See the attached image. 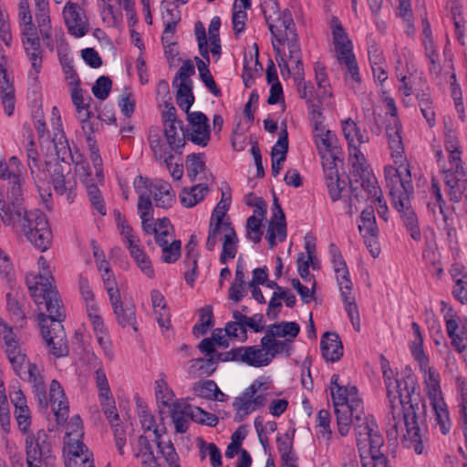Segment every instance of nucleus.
Masks as SVG:
<instances>
[{
	"mask_svg": "<svg viewBox=\"0 0 467 467\" xmlns=\"http://www.w3.org/2000/svg\"><path fill=\"white\" fill-rule=\"evenodd\" d=\"M389 412L386 418L387 434L397 440L402 433L401 443L417 454L427 453L429 439L427 431L419 423L420 392L416 377L406 368L400 378L386 379Z\"/></svg>",
	"mask_w": 467,
	"mask_h": 467,
	"instance_id": "f257e3e1",
	"label": "nucleus"
},
{
	"mask_svg": "<svg viewBox=\"0 0 467 467\" xmlns=\"http://www.w3.org/2000/svg\"><path fill=\"white\" fill-rule=\"evenodd\" d=\"M387 110L390 115L386 127V136L394 165L385 167L384 175L389 191L391 203L400 213L410 237L419 242L421 233L418 217L411 205L414 189L411 174L401 139V124L397 118V108L393 99H386Z\"/></svg>",
	"mask_w": 467,
	"mask_h": 467,
	"instance_id": "f03ea898",
	"label": "nucleus"
},
{
	"mask_svg": "<svg viewBox=\"0 0 467 467\" xmlns=\"http://www.w3.org/2000/svg\"><path fill=\"white\" fill-rule=\"evenodd\" d=\"M265 21L272 35V46L280 57H276L283 77L290 75L289 63H295V74H303L301 48L292 14L289 10H275L273 13L264 12Z\"/></svg>",
	"mask_w": 467,
	"mask_h": 467,
	"instance_id": "7ed1b4c3",
	"label": "nucleus"
},
{
	"mask_svg": "<svg viewBox=\"0 0 467 467\" xmlns=\"http://www.w3.org/2000/svg\"><path fill=\"white\" fill-rule=\"evenodd\" d=\"M2 211L5 225L12 226L17 234L24 235L41 252L50 248L53 234L47 218L42 211H27L19 202L3 203Z\"/></svg>",
	"mask_w": 467,
	"mask_h": 467,
	"instance_id": "20e7f679",
	"label": "nucleus"
},
{
	"mask_svg": "<svg viewBox=\"0 0 467 467\" xmlns=\"http://www.w3.org/2000/svg\"><path fill=\"white\" fill-rule=\"evenodd\" d=\"M12 368L20 379L32 383L39 404L42 407H47L48 400L46 397L44 380L39 368L29 362L26 356L24 357L23 361L15 363ZM49 403L57 423L65 422L69 412L68 401L61 385L55 379L49 386Z\"/></svg>",
	"mask_w": 467,
	"mask_h": 467,
	"instance_id": "39448f33",
	"label": "nucleus"
},
{
	"mask_svg": "<svg viewBox=\"0 0 467 467\" xmlns=\"http://www.w3.org/2000/svg\"><path fill=\"white\" fill-rule=\"evenodd\" d=\"M330 385L337 431L341 436H347L356 416L365 414L363 401L357 387L340 385L337 374L331 376Z\"/></svg>",
	"mask_w": 467,
	"mask_h": 467,
	"instance_id": "423d86ee",
	"label": "nucleus"
},
{
	"mask_svg": "<svg viewBox=\"0 0 467 467\" xmlns=\"http://www.w3.org/2000/svg\"><path fill=\"white\" fill-rule=\"evenodd\" d=\"M38 274H28L26 283L30 291L34 302L38 309H46L51 312L53 317H60L59 303H61L58 292L52 285L53 276L46 258L41 255L37 261Z\"/></svg>",
	"mask_w": 467,
	"mask_h": 467,
	"instance_id": "0eeeda50",
	"label": "nucleus"
},
{
	"mask_svg": "<svg viewBox=\"0 0 467 467\" xmlns=\"http://www.w3.org/2000/svg\"><path fill=\"white\" fill-rule=\"evenodd\" d=\"M18 18L22 44L31 64L29 76L36 78L41 71L43 59L39 37L32 22V15L28 0L19 1Z\"/></svg>",
	"mask_w": 467,
	"mask_h": 467,
	"instance_id": "6e6552de",
	"label": "nucleus"
},
{
	"mask_svg": "<svg viewBox=\"0 0 467 467\" xmlns=\"http://www.w3.org/2000/svg\"><path fill=\"white\" fill-rule=\"evenodd\" d=\"M47 313V316L42 312L37 316L42 337L52 355L57 358L65 357L68 353V346L66 332L61 325L65 318L61 303H59L60 317H53L51 312Z\"/></svg>",
	"mask_w": 467,
	"mask_h": 467,
	"instance_id": "1a4fd4ad",
	"label": "nucleus"
},
{
	"mask_svg": "<svg viewBox=\"0 0 467 467\" xmlns=\"http://www.w3.org/2000/svg\"><path fill=\"white\" fill-rule=\"evenodd\" d=\"M420 370L423 375L424 383L431 405L435 414L437 425L442 434H447L451 429V420L447 405L441 396L440 375L430 364H427L424 368H420Z\"/></svg>",
	"mask_w": 467,
	"mask_h": 467,
	"instance_id": "9d476101",
	"label": "nucleus"
},
{
	"mask_svg": "<svg viewBox=\"0 0 467 467\" xmlns=\"http://www.w3.org/2000/svg\"><path fill=\"white\" fill-rule=\"evenodd\" d=\"M219 241L223 243L220 262L225 264L234 259L238 251L239 239L231 222L209 223L206 249L213 251Z\"/></svg>",
	"mask_w": 467,
	"mask_h": 467,
	"instance_id": "9b49d317",
	"label": "nucleus"
},
{
	"mask_svg": "<svg viewBox=\"0 0 467 467\" xmlns=\"http://www.w3.org/2000/svg\"><path fill=\"white\" fill-rule=\"evenodd\" d=\"M25 448L27 467H55L57 459L48 435L44 430H39L36 433H28Z\"/></svg>",
	"mask_w": 467,
	"mask_h": 467,
	"instance_id": "f8f14e48",
	"label": "nucleus"
},
{
	"mask_svg": "<svg viewBox=\"0 0 467 467\" xmlns=\"http://www.w3.org/2000/svg\"><path fill=\"white\" fill-rule=\"evenodd\" d=\"M269 383L264 378L255 379L245 390L235 398L233 406L240 420L264 407L268 402Z\"/></svg>",
	"mask_w": 467,
	"mask_h": 467,
	"instance_id": "ddd939ff",
	"label": "nucleus"
},
{
	"mask_svg": "<svg viewBox=\"0 0 467 467\" xmlns=\"http://www.w3.org/2000/svg\"><path fill=\"white\" fill-rule=\"evenodd\" d=\"M352 424L360 457L383 446L384 439L373 416L366 414L356 416Z\"/></svg>",
	"mask_w": 467,
	"mask_h": 467,
	"instance_id": "4468645a",
	"label": "nucleus"
},
{
	"mask_svg": "<svg viewBox=\"0 0 467 467\" xmlns=\"http://www.w3.org/2000/svg\"><path fill=\"white\" fill-rule=\"evenodd\" d=\"M25 173L26 169L17 157L12 156L8 160H0V179L8 182L9 203L20 202Z\"/></svg>",
	"mask_w": 467,
	"mask_h": 467,
	"instance_id": "2eb2a0df",
	"label": "nucleus"
},
{
	"mask_svg": "<svg viewBox=\"0 0 467 467\" xmlns=\"http://www.w3.org/2000/svg\"><path fill=\"white\" fill-rule=\"evenodd\" d=\"M269 354L263 344L253 346H241L234 348L223 354L218 355L222 361H234L254 368H262L271 363Z\"/></svg>",
	"mask_w": 467,
	"mask_h": 467,
	"instance_id": "dca6fc26",
	"label": "nucleus"
},
{
	"mask_svg": "<svg viewBox=\"0 0 467 467\" xmlns=\"http://www.w3.org/2000/svg\"><path fill=\"white\" fill-rule=\"evenodd\" d=\"M443 182L449 200L452 202H467V170L465 166L446 170Z\"/></svg>",
	"mask_w": 467,
	"mask_h": 467,
	"instance_id": "f3484780",
	"label": "nucleus"
},
{
	"mask_svg": "<svg viewBox=\"0 0 467 467\" xmlns=\"http://www.w3.org/2000/svg\"><path fill=\"white\" fill-rule=\"evenodd\" d=\"M0 339L11 366L24 360L26 354L23 342L13 327L5 322H0Z\"/></svg>",
	"mask_w": 467,
	"mask_h": 467,
	"instance_id": "a211bd4d",
	"label": "nucleus"
},
{
	"mask_svg": "<svg viewBox=\"0 0 467 467\" xmlns=\"http://www.w3.org/2000/svg\"><path fill=\"white\" fill-rule=\"evenodd\" d=\"M63 17L69 34L75 37H82L88 32V18L78 4L67 2L63 8Z\"/></svg>",
	"mask_w": 467,
	"mask_h": 467,
	"instance_id": "6ab92c4d",
	"label": "nucleus"
},
{
	"mask_svg": "<svg viewBox=\"0 0 467 467\" xmlns=\"http://www.w3.org/2000/svg\"><path fill=\"white\" fill-rule=\"evenodd\" d=\"M189 125L186 130V137L192 143L205 147L210 140V127L207 117L200 111L188 113Z\"/></svg>",
	"mask_w": 467,
	"mask_h": 467,
	"instance_id": "aec40b11",
	"label": "nucleus"
},
{
	"mask_svg": "<svg viewBox=\"0 0 467 467\" xmlns=\"http://www.w3.org/2000/svg\"><path fill=\"white\" fill-rule=\"evenodd\" d=\"M146 190L156 207L167 209L175 202L176 193L171 185L161 179L148 180L146 178Z\"/></svg>",
	"mask_w": 467,
	"mask_h": 467,
	"instance_id": "412c9836",
	"label": "nucleus"
},
{
	"mask_svg": "<svg viewBox=\"0 0 467 467\" xmlns=\"http://www.w3.org/2000/svg\"><path fill=\"white\" fill-rule=\"evenodd\" d=\"M54 134L53 143L56 150L57 158L63 162L74 161V156L69 147L68 141L64 134L63 127L59 116V111L57 107L52 109Z\"/></svg>",
	"mask_w": 467,
	"mask_h": 467,
	"instance_id": "4be33fe9",
	"label": "nucleus"
},
{
	"mask_svg": "<svg viewBox=\"0 0 467 467\" xmlns=\"http://www.w3.org/2000/svg\"><path fill=\"white\" fill-rule=\"evenodd\" d=\"M81 123L82 133L85 137V140L88 144V148L90 152V160L93 163V166L96 170V177L99 182H102L103 174H102V160L99 153V147L97 145V141L94 139V126L90 121L89 118H85L84 119H78Z\"/></svg>",
	"mask_w": 467,
	"mask_h": 467,
	"instance_id": "5701e85b",
	"label": "nucleus"
},
{
	"mask_svg": "<svg viewBox=\"0 0 467 467\" xmlns=\"http://www.w3.org/2000/svg\"><path fill=\"white\" fill-rule=\"evenodd\" d=\"M83 436L82 420L78 415L74 416L67 426L65 436V443L68 454H76L88 451L87 446L82 442Z\"/></svg>",
	"mask_w": 467,
	"mask_h": 467,
	"instance_id": "b1692460",
	"label": "nucleus"
},
{
	"mask_svg": "<svg viewBox=\"0 0 467 467\" xmlns=\"http://www.w3.org/2000/svg\"><path fill=\"white\" fill-rule=\"evenodd\" d=\"M16 89L12 76L7 72L6 67L0 62V98L7 116L14 113L16 107Z\"/></svg>",
	"mask_w": 467,
	"mask_h": 467,
	"instance_id": "393cba45",
	"label": "nucleus"
},
{
	"mask_svg": "<svg viewBox=\"0 0 467 467\" xmlns=\"http://www.w3.org/2000/svg\"><path fill=\"white\" fill-rule=\"evenodd\" d=\"M35 16L39 30V34L47 48L53 50V30L50 20L49 3L36 5Z\"/></svg>",
	"mask_w": 467,
	"mask_h": 467,
	"instance_id": "a878e982",
	"label": "nucleus"
},
{
	"mask_svg": "<svg viewBox=\"0 0 467 467\" xmlns=\"http://www.w3.org/2000/svg\"><path fill=\"white\" fill-rule=\"evenodd\" d=\"M10 399L15 407V418L19 430L26 433L31 426V411L27 406L26 397L22 390H15L10 393Z\"/></svg>",
	"mask_w": 467,
	"mask_h": 467,
	"instance_id": "bb28decb",
	"label": "nucleus"
},
{
	"mask_svg": "<svg viewBox=\"0 0 467 467\" xmlns=\"http://www.w3.org/2000/svg\"><path fill=\"white\" fill-rule=\"evenodd\" d=\"M352 177L355 183L360 184V191L358 190V192L364 196V200L370 199L372 202L382 197V191L370 169Z\"/></svg>",
	"mask_w": 467,
	"mask_h": 467,
	"instance_id": "cd10ccee",
	"label": "nucleus"
},
{
	"mask_svg": "<svg viewBox=\"0 0 467 467\" xmlns=\"http://www.w3.org/2000/svg\"><path fill=\"white\" fill-rule=\"evenodd\" d=\"M88 168L84 164L79 165L78 173L81 177L82 182L86 186L87 194L91 202L92 207L100 214L105 215L107 213V209L104 204L103 198L101 196V192L98 186L91 182L90 173L88 171Z\"/></svg>",
	"mask_w": 467,
	"mask_h": 467,
	"instance_id": "c85d7f7f",
	"label": "nucleus"
},
{
	"mask_svg": "<svg viewBox=\"0 0 467 467\" xmlns=\"http://www.w3.org/2000/svg\"><path fill=\"white\" fill-rule=\"evenodd\" d=\"M313 136L321 157L329 156V154L337 155L339 152L337 147V139L334 132L326 130L325 127L316 128Z\"/></svg>",
	"mask_w": 467,
	"mask_h": 467,
	"instance_id": "c756f323",
	"label": "nucleus"
},
{
	"mask_svg": "<svg viewBox=\"0 0 467 467\" xmlns=\"http://www.w3.org/2000/svg\"><path fill=\"white\" fill-rule=\"evenodd\" d=\"M332 36L337 60L354 55L352 42L337 18L332 20Z\"/></svg>",
	"mask_w": 467,
	"mask_h": 467,
	"instance_id": "7c9ffc66",
	"label": "nucleus"
},
{
	"mask_svg": "<svg viewBox=\"0 0 467 467\" xmlns=\"http://www.w3.org/2000/svg\"><path fill=\"white\" fill-rule=\"evenodd\" d=\"M320 348L327 361L336 362L343 356V346L336 333L326 332L322 336Z\"/></svg>",
	"mask_w": 467,
	"mask_h": 467,
	"instance_id": "2f4dec72",
	"label": "nucleus"
},
{
	"mask_svg": "<svg viewBox=\"0 0 467 467\" xmlns=\"http://www.w3.org/2000/svg\"><path fill=\"white\" fill-rule=\"evenodd\" d=\"M109 302L119 325H120L122 327H132L136 330L135 306L133 305L123 306L120 300V295L116 296V300L109 299Z\"/></svg>",
	"mask_w": 467,
	"mask_h": 467,
	"instance_id": "473e14b6",
	"label": "nucleus"
},
{
	"mask_svg": "<svg viewBox=\"0 0 467 467\" xmlns=\"http://www.w3.org/2000/svg\"><path fill=\"white\" fill-rule=\"evenodd\" d=\"M133 186L135 192L139 194L138 210L140 217L144 220V217H152V202L151 196L146 190V178L137 176L134 179Z\"/></svg>",
	"mask_w": 467,
	"mask_h": 467,
	"instance_id": "72a5a7b5",
	"label": "nucleus"
},
{
	"mask_svg": "<svg viewBox=\"0 0 467 467\" xmlns=\"http://www.w3.org/2000/svg\"><path fill=\"white\" fill-rule=\"evenodd\" d=\"M425 247L422 252L423 259L431 266V272L440 275L442 268L439 262V254L437 253V243L433 231L424 232Z\"/></svg>",
	"mask_w": 467,
	"mask_h": 467,
	"instance_id": "f704fd0d",
	"label": "nucleus"
},
{
	"mask_svg": "<svg viewBox=\"0 0 467 467\" xmlns=\"http://www.w3.org/2000/svg\"><path fill=\"white\" fill-rule=\"evenodd\" d=\"M260 343L263 344L265 351L270 355L269 358L271 361L279 354L290 356L293 349V346L290 345L289 340H283V338L276 336H271L270 332L266 330Z\"/></svg>",
	"mask_w": 467,
	"mask_h": 467,
	"instance_id": "c9c22d12",
	"label": "nucleus"
},
{
	"mask_svg": "<svg viewBox=\"0 0 467 467\" xmlns=\"http://www.w3.org/2000/svg\"><path fill=\"white\" fill-rule=\"evenodd\" d=\"M151 305L155 318L161 327L168 329L171 325V315L163 295L157 289L150 292Z\"/></svg>",
	"mask_w": 467,
	"mask_h": 467,
	"instance_id": "e433bc0d",
	"label": "nucleus"
},
{
	"mask_svg": "<svg viewBox=\"0 0 467 467\" xmlns=\"http://www.w3.org/2000/svg\"><path fill=\"white\" fill-rule=\"evenodd\" d=\"M192 391L194 396L210 400L223 402L226 400V395L222 392L217 384L211 379L194 383Z\"/></svg>",
	"mask_w": 467,
	"mask_h": 467,
	"instance_id": "4c0bfd02",
	"label": "nucleus"
},
{
	"mask_svg": "<svg viewBox=\"0 0 467 467\" xmlns=\"http://www.w3.org/2000/svg\"><path fill=\"white\" fill-rule=\"evenodd\" d=\"M164 135L170 149L176 152H181V150L185 145V138H187L182 122L171 123L164 126Z\"/></svg>",
	"mask_w": 467,
	"mask_h": 467,
	"instance_id": "58836bf2",
	"label": "nucleus"
},
{
	"mask_svg": "<svg viewBox=\"0 0 467 467\" xmlns=\"http://www.w3.org/2000/svg\"><path fill=\"white\" fill-rule=\"evenodd\" d=\"M221 353H215L208 358H193L190 361V367L188 369L189 374L192 377L209 376L216 369V364L223 362L218 359V355Z\"/></svg>",
	"mask_w": 467,
	"mask_h": 467,
	"instance_id": "ea45409f",
	"label": "nucleus"
},
{
	"mask_svg": "<svg viewBox=\"0 0 467 467\" xmlns=\"http://www.w3.org/2000/svg\"><path fill=\"white\" fill-rule=\"evenodd\" d=\"M411 328L413 330L414 338L410 344V349L420 368H424L430 362L429 358L423 350V337L420 327L418 323L412 322Z\"/></svg>",
	"mask_w": 467,
	"mask_h": 467,
	"instance_id": "a19ab883",
	"label": "nucleus"
},
{
	"mask_svg": "<svg viewBox=\"0 0 467 467\" xmlns=\"http://www.w3.org/2000/svg\"><path fill=\"white\" fill-rule=\"evenodd\" d=\"M266 331L270 332L271 336L289 340L290 345L293 346L294 339L300 332V326L296 322L282 321L268 326Z\"/></svg>",
	"mask_w": 467,
	"mask_h": 467,
	"instance_id": "79ce46f5",
	"label": "nucleus"
},
{
	"mask_svg": "<svg viewBox=\"0 0 467 467\" xmlns=\"http://www.w3.org/2000/svg\"><path fill=\"white\" fill-rule=\"evenodd\" d=\"M134 455L140 460L141 467H161L145 436L139 437L137 446L134 448Z\"/></svg>",
	"mask_w": 467,
	"mask_h": 467,
	"instance_id": "37998d69",
	"label": "nucleus"
},
{
	"mask_svg": "<svg viewBox=\"0 0 467 467\" xmlns=\"http://www.w3.org/2000/svg\"><path fill=\"white\" fill-rule=\"evenodd\" d=\"M286 238L285 217H271L268 222L266 239L270 248L276 245V241L284 242Z\"/></svg>",
	"mask_w": 467,
	"mask_h": 467,
	"instance_id": "c03bdc74",
	"label": "nucleus"
},
{
	"mask_svg": "<svg viewBox=\"0 0 467 467\" xmlns=\"http://www.w3.org/2000/svg\"><path fill=\"white\" fill-rule=\"evenodd\" d=\"M208 192L206 184L198 183L191 188H184L180 193V199L183 206L191 208L202 202Z\"/></svg>",
	"mask_w": 467,
	"mask_h": 467,
	"instance_id": "a18cd8bd",
	"label": "nucleus"
},
{
	"mask_svg": "<svg viewBox=\"0 0 467 467\" xmlns=\"http://www.w3.org/2000/svg\"><path fill=\"white\" fill-rule=\"evenodd\" d=\"M70 96L74 106L76 107L78 119H84L89 118V101L90 98L85 96L84 90L80 88V84L69 87Z\"/></svg>",
	"mask_w": 467,
	"mask_h": 467,
	"instance_id": "49530a36",
	"label": "nucleus"
},
{
	"mask_svg": "<svg viewBox=\"0 0 467 467\" xmlns=\"http://www.w3.org/2000/svg\"><path fill=\"white\" fill-rule=\"evenodd\" d=\"M341 128L348 145L358 143L359 146H362L368 142V136L365 132L360 131L353 119H348L343 120L341 122Z\"/></svg>",
	"mask_w": 467,
	"mask_h": 467,
	"instance_id": "de8ad7c7",
	"label": "nucleus"
},
{
	"mask_svg": "<svg viewBox=\"0 0 467 467\" xmlns=\"http://www.w3.org/2000/svg\"><path fill=\"white\" fill-rule=\"evenodd\" d=\"M361 147L358 143L348 145V161L352 168V176L370 169Z\"/></svg>",
	"mask_w": 467,
	"mask_h": 467,
	"instance_id": "09e8293b",
	"label": "nucleus"
},
{
	"mask_svg": "<svg viewBox=\"0 0 467 467\" xmlns=\"http://www.w3.org/2000/svg\"><path fill=\"white\" fill-rule=\"evenodd\" d=\"M358 230L364 238L378 236L379 231L376 225L374 210L371 206L362 211Z\"/></svg>",
	"mask_w": 467,
	"mask_h": 467,
	"instance_id": "8fccbe9b",
	"label": "nucleus"
},
{
	"mask_svg": "<svg viewBox=\"0 0 467 467\" xmlns=\"http://www.w3.org/2000/svg\"><path fill=\"white\" fill-rule=\"evenodd\" d=\"M445 150L449 156V164L451 168H459L464 166L462 160V149L458 139L452 134H447L444 141Z\"/></svg>",
	"mask_w": 467,
	"mask_h": 467,
	"instance_id": "3c124183",
	"label": "nucleus"
},
{
	"mask_svg": "<svg viewBox=\"0 0 467 467\" xmlns=\"http://www.w3.org/2000/svg\"><path fill=\"white\" fill-rule=\"evenodd\" d=\"M117 226L121 235L122 242L129 252L141 246L139 236L134 233L133 229L129 225L126 220L120 217V215H119V218L117 219Z\"/></svg>",
	"mask_w": 467,
	"mask_h": 467,
	"instance_id": "603ef678",
	"label": "nucleus"
},
{
	"mask_svg": "<svg viewBox=\"0 0 467 467\" xmlns=\"http://www.w3.org/2000/svg\"><path fill=\"white\" fill-rule=\"evenodd\" d=\"M162 20L164 30L162 33V41H168L176 31L177 24L181 21V12L177 7L166 8L162 12Z\"/></svg>",
	"mask_w": 467,
	"mask_h": 467,
	"instance_id": "864d4df0",
	"label": "nucleus"
},
{
	"mask_svg": "<svg viewBox=\"0 0 467 467\" xmlns=\"http://www.w3.org/2000/svg\"><path fill=\"white\" fill-rule=\"evenodd\" d=\"M177 88L176 102L178 106L184 110L187 114L194 102L192 94V84L176 83Z\"/></svg>",
	"mask_w": 467,
	"mask_h": 467,
	"instance_id": "5fc2aeb1",
	"label": "nucleus"
},
{
	"mask_svg": "<svg viewBox=\"0 0 467 467\" xmlns=\"http://www.w3.org/2000/svg\"><path fill=\"white\" fill-rule=\"evenodd\" d=\"M338 62L341 65H345L347 67L345 79L348 84L351 88H357L360 84V76L355 55L345 57V58L338 60Z\"/></svg>",
	"mask_w": 467,
	"mask_h": 467,
	"instance_id": "6e6d98bb",
	"label": "nucleus"
},
{
	"mask_svg": "<svg viewBox=\"0 0 467 467\" xmlns=\"http://www.w3.org/2000/svg\"><path fill=\"white\" fill-rule=\"evenodd\" d=\"M424 52L430 62L429 71L431 75L438 77L441 73L440 57L432 38L422 39Z\"/></svg>",
	"mask_w": 467,
	"mask_h": 467,
	"instance_id": "4d7b16f0",
	"label": "nucleus"
},
{
	"mask_svg": "<svg viewBox=\"0 0 467 467\" xmlns=\"http://www.w3.org/2000/svg\"><path fill=\"white\" fill-rule=\"evenodd\" d=\"M185 403L177 402L171 409V416L177 432L184 433L188 430L190 416L184 410Z\"/></svg>",
	"mask_w": 467,
	"mask_h": 467,
	"instance_id": "13d9d810",
	"label": "nucleus"
},
{
	"mask_svg": "<svg viewBox=\"0 0 467 467\" xmlns=\"http://www.w3.org/2000/svg\"><path fill=\"white\" fill-rule=\"evenodd\" d=\"M130 256L135 261L137 266L140 271L147 275L149 278L155 276L154 269L152 267L151 261L147 254L144 252L141 246L131 250L130 252Z\"/></svg>",
	"mask_w": 467,
	"mask_h": 467,
	"instance_id": "bf43d9fd",
	"label": "nucleus"
},
{
	"mask_svg": "<svg viewBox=\"0 0 467 467\" xmlns=\"http://www.w3.org/2000/svg\"><path fill=\"white\" fill-rule=\"evenodd\" d=\"M197 67L199 70L200 78L202 82L205 84L206 88L216 97L221 95V90L218 88L209 68L208 65L210 60L207 59H200L196 57Z\"/></svg>",
	"mask_w": 467,
	"mask_h": 467,
	"instance_id": "052dcab7",
	"label": "nucleus"
},
{
	"mask_svg": "<svg viewBox=\"0 0 467 467\" xmlns=\"http://www.w3.org/2000/svg\"><path fill=\"white\" fill-rule=\"evenodd\" d=\"M444 319L446 323V331L449 337L451 339V344L456 346L465 341L464 338L457 334V330L459 328L458 317L452 308L448 309L444 315Z\"/></svg>",
	"mask_w": 467,
	"mask_h": 467,
	"instance_id": "680f3d73",
	"label": "nucleus"
},
{
	"mask_svg": "<svg viewBox=\"0 0 467 467\" xmlns=\"http://www.w3.org/2000/svg\"><path fill=\"white\" fill-rule=\"evenodd\" d=\"M155 394L158 402L170 410L172 409L173 404L178 402L174 400L172 390L168 387L167 383L163 379L156 380Z\"/></svg>",
	"mask_w": 467,
	"mask_h": 467,
	"instance_id": "e2e57ef3",
	"label": "nucleus"
},
{
	"mask_svg": "<svg viewBox=\"0 0 467 467\" xmlns=\"http://www.w3.org/2000/svg\"><path fill=\"white\" fill-rule=\"evenodd\" d=\"M53 186L55 192L59 194L67 195V200L71 202L75 197L74 188L76 182L69 179H67L64 175H58L53 179Z\"/></svg>",
	"mask_w": 467,
	"mask_h": 467,
	"instance_id": "0e129e2a",
	"label": "nucleus"
},
{
	"mask_svg": "<svg viewBox=\"0 0 467 467\" xmlns=\"http://www.w3.org/2000/svg\"><path fill=\"white\" fill-rule=\"evenodd\" d=\"M203 154H190L186 158V167L188 176L192 181H195L196 177L205 171V162Z\"/></svg>",
	"mask_w": 467,
	"mask_h": 467,
	"instance_id": "69168bd1",
	"label": "nucleus"
},
{
	"mask_svg": "<svg viewBox=\"0 0 467 467\" xmlns=\"http://www.w3.org/2000/svg\"><path fill=\"white\" fill-rule=\"evenodd\" d=\"M150 150L156 161H161L166 158H173V154L169 150L166 144L161 140L158 134H150L149 137Z\"/></svg>",
	"mask_w": 467,
	"mask_h": 467,
	"instance_id": "338daca9",
	"label": "nucleus"
},
{
	"mask_svg": "<svg viewBox=\"0 0 467 467\" xmlns=\"http://www.w3.org/2000/svg\"><path fill=\"white\" fill-rule=\"evenodd\" d=\"M360 458L362 467H388L387 457L380 451V449L367 452Z\"/></svg>",
	"mask_w": 467,
	"mask_h": 467,
	"instance_id": "774afa93",
	"label": "nucleus"
}]
</instances>
